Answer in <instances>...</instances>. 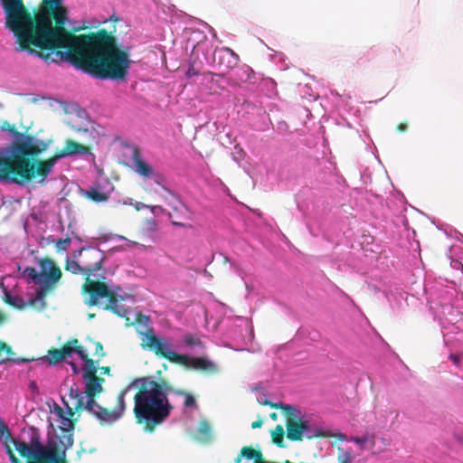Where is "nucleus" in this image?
<instances>
[{"label": "nucleus", "instance_id": "5", "mask_svg": "<svg viewBox=\"0 0 463 463\" xmlns=\"http://www.w3.org/2000/svg\"><path fill=\"white\" fill-rule=\"evenodd\" d=\"M61 277V269L50 260H41L36 268H27L21 278L7 275L2 278L0 287L5 303L17 309L32 307L37 310L45 307L44 298Z\"/></svg>", "mask_w": 463, "mask_h": 463}, {"label": "nucleus", "instance_id": "31", "mask_svg": "<svg viewBox=\"0 0 463 463\" xmlns=\"http://www.w3.org/2000/svg\"><path fill=\"white\" fill-rule=\"evenodd\" d=\"M407 128V126L405 124H400L398 127V129L400 131H404Z\"/></svg>", "mask_w": 463, "mask_h": 463}, {"label": "nucleus", "instance_id": "25", "mask_svg": "<svg viewBox=\"0 0 463 463\" xmlns=\"http://www.w3.org/2000/svg\"><path fill=\"white\" fill-rule=\"evenodd\" d=\"M328 437H335L339 440H342V441H351L350 439H347L345 434L341 433V432H334L333 431V435H329Z\"/></svg>", "mask_w": 463, "mask_h": 463}, {"label": "nucleus", "instance_id": "11", "mask_svg": "<svg viewBox=\"0 0 463 463\" xmlns=\"http://www.w3.org/2000/svg\"><path fill=\"white\" fill-rule=\"evenodd\" d=\"M350 440L355 443L361 450H368L372 454H379L387 446L384 439L377 438L373 433H365L361 437H352Z\"/></svg>", "mask_w": 463, "mask_h": 463}, {"label": "nucleus", "instance_id": "18", "mask_svg": "<svg viewBox=\"0 0 463 463\" xmlns=\"http://www.w3.org/2000/svg\"><path fill=\"white\" fill-rule=\"evenodd\" d=\"M195 408V400L191 395H186L184 400V411L186 412L188 410Z\"/></svg>", "mask_w": 463, "mask_h": 463}, {"label": "nucleus", "instance_id": "6", "mask_svg": "<svg viewBox=\"0 0 463 463\" xmlns=\"http://www.w3.org/2000/svg\"><path fill=\"white\" fill-rule=\"evenodd\" d=\"M143 344L169 360L194 370L214 372L216 364L202 354L203 345L193 335H184L176 344L165 336H156L151 331L143 335Z\"/></svg>", "mask_w": 463, "mask_h": 463}, {"label": "nucleus", "instance_id": "12", "mask_svg": "<svg viewBox=\"0 0 463 463\" xmlns=\"http://www.w3.org/2000/svg\"><path fill=\"white\" fill-rule=\"evenodd\" d=\"M114 187L110 181L106 177H99V180L88 190L83 191V194L89 199L99 203L106 201Z\"/></svg>", "mask_w": 463, "mask_h": 463}, {"label": "nucleus", "instance_id": "30", "mask_svg": "<svg viewBox=\"0 0 463 463\" xmlns=\"http://www.w3.org/2000/svg\"><path fill=\"white\" fill-rule=\"evenodd\" d=\"M146 204H144V203H136V208H137V210H140V209H143V208H146Z\"/></svg>", "mask_w": 463, "mask_h": 463}, {"label": "nucleus", "instance_id": "17", "mask_svg": "<svg viewBox=\"0 0 463 463\" xmlns=\"http://www.w3.org/2000/svg\"><path fill=\"white\" fill-rule=\"evenodd\" d=\"M283 431H284L283 428L280 426H278L272 434L273 441L279 446L281 445L282 440H283Z\"/></svg>", "mask_w": 463, "mask_h": 463}, {"label": "nucleus", "instance_id": "27", "mask_svg": "<svg viewBox=\"0 0 463 463\" xmlns=\"http://www.w3.org/2000/svg\"><path fill=\"white\" fill-rule=\"evenodd\" d=\"M450 264H451V267H452L453 269H463V265H462V263H461L460 261H458V260H452Z\"/></svg>", "mask_w": 463, "mask_h": 463}, {"label": "nucleus", "instance_id": "29", "mask_svg": "<svg viewBox=\"0 0 463 463\" xmlns=\"http://www.w3.org/2000/svg\"><path fill=\"white\" fill-rule=\"evenodd\" d=\"M6 351L7 353L10 352V348L5 344L0 342V352Z\"/></svg>", "mask_w": 463, "mask_h": 463}, {"label": "nucleus", "instance_id": "20", "mask_svg": "<svg viewBox=\"0 0 463 463\" xmlns=\"http://www.w3.org/2000/svg\"><path fill=\"white\" fill-rule=\"evenodd\" d=\"M7 127H8V124L5 123V126L2 127V130L9 131L12 134V136L14 137V145H12V146H18V140H17L18 137H17V134L18 135H21V134L7 128ZM8 147H11V146H9Z\"/></svg>", "mask_w": 463, "mask_h": 463}, {"label": "nucleus", "instance_id": "32", "mask_svg": "<svg viewBox=\"0 0 463 463\" xmlns=\"http://www.w3.org/2000/svg\"><path fill=\"white\" fill-rule=\"evenodd\" d=\"M100 373H107L109 372V369L107 367H102Z\"/></svg>", "mask_w": 463, "mask_h": 463}, {"label": "nucleus", "instance_id": "1", "mask_svg": "<svg viewBox=\"0 0 463 463\" xmlns=\"http://www.w3.org/2000/svg\"><path fill=\"white\" fill-rule=\"evenodd\" d=\"M6 26L22 48L34 45L48 52L30 49L47 62H68L100 79H124L129 68L128 55L117 49L109 37H75L62 28H53L68 21L61 0H0Z\"/></svg>", "mask_w": 463, "mask_h": 463}, {"label": "nucleus", "instance_id": "22", "mask_svg": "<svg viewBox=\"0 0 463 463\" xmlns=\"http://www.w3.org/2000/svg\"><path fill=\"white\" fill-rule=\"evenodd\" d=\"M71 241L69 239L61 240L57 242V248L59 250H67Z\"/></svg>", "mask_w": 463, "mask_h": 463}, {"label": "nucleus", "instance_id": "14", "mask_svg": "<svg viewBox=\"0 0 463 463\" xmlns=\"http://www.w3.org/2000/svg\"><path fill=\"white\" fill-rule=\"evenodd\" d=\"M447 316L448 322L453 326L452 332H463V306L450 307Z\"/></svg>", "mask_w": 463, "mask_h": 463}, {"label": "nucleus", "instance_id": "33", "mask_svg": "<svg viewBox=\"0 0 463 463\" xmlns=\"http://www.w3.org/2000/svg\"><path fill=\"white\" fill-rule=\"evenodd\" d=\"M450 358L453 360L454 363H458L457 357H455L453 354H450Z\"/></svg>", "mask_w": 463, "mask_h": 463}, {"label": "nucleus", "instance_id": "7", "mask_svg": "<svg viewBox=\"0 0 463 463\" xmlns=\"http://www.w3.org/2000/svg\"><path fill=\"white\" fill-rule=\"evenodd\" d=\"M141 384V389L135 395L134 413L139 422L145 420L148 423L160 424L169 415L172 409L167 394L162 385L158 383L150 381L146 382L145 379H138L130 383L126 390H124L118 396L123 395L125 402V395L131 388ZM126 405V403L124 402ZM118 408L114 411H118Z\"/></svg>", "mask_w": 463, "mask_h": 463}, {"label": "nucleus", "instance_id": "19", "mask_svg": "<svg viewBox=\"0 0 463 463\" xmlns=\"http://www.w3.org/2000/svg\"><path fill=\"white\" fill-rule=\"evenodd\" d=\"M339 463H351L352 458L348 451H342L338 457Z\"/></svg>", "mask_w": 463, "mask_h": 463}, {"label": "nucleus", "instance_id": "16", "mask_svg": "<svg viewBox=\"0 0 463 463\" xmlns=\"http://www.w3.org/2000/svg\"><path fill=\"white\" fill-rule=\"evenodd\" d=\"M75 117L77 118L78 120L80 121V124L79 125V128H78V130L80 131V130H84V131H88L89 128H93V126H92V122L90 121L88 114H87V111L83 109H76L75 110Z\"/></svg>", "mask_w": 463, "mask_h": 463}, {"label": "nucleus", "instance_id": "15", "mask_svg": "<svg viewBox=\"0 0 463 463\" xmlns=\"http://www.w3.org/2000/svg\"><path fill=\"white\" fill-rule=\"evenodd\" d=\"M66 264L67 270L74 274L80 273L83 275V269L80 267L82 264L76 250L67 257Z\"/></svg>", "mask_w": 463, "mask_h": 463}, {"label": "nucleus", "instance_id": "8", "mask_svg": "<svg viewBox=\"0 0 463 463\" xmlns=\"http://www.w3.org/2000/svg\"><path fill=\"white\" fill-rule=\"evenodd\" d=\"M76 251L82 264L83 276L86 277L84 289L90 294L87 302L89 305L98 304L108 294V287L104 283L91 280L90 277H101L98 272L105 258L104 252L96 247H82Z\"/></svg>", "mask_w": 463, "mask_h": 463}, {"label": "nucleus", "instance_id": "21", "mask_svg": "<svg viewBox=\"0 0 463 463\" xmlns=\"http://www.w3.org/2000/svg\"><path fill=\"white\" fill-rule=\"evenodd\" d=\"M257 401L259 402V403L260 404H264V405H271V406H276V404L270 402L269 400H268V397L265 393H260L258 396H257Z\"/></svg>", "mask_w": 463, "mask_h": 463}, {"label": "nucleus", "instance_id": "24", "mask_svg": "<svg viewBox=\"0 0 463 463\" xmlns=\"http://www.w3.org/2000/svg\"><path fill=\"white\" fill-rule=\"evenodd\" d=\"M198 430L202 435H206L209 431V426L206 422L203 421L199 424Z\"/></svg>", "mask_w": 463, "mask_h": 463}, {"label": "nucleus", "instance_id": "9", "mask_svg": "<svg viewBox=\"0 0 463 463\" xmlns=\"http://www.w3.org/2000/svg\"><path fill=\"white\" fill-rule=\"evenodd\" d=\"M333 435V430L320 417L313 414L302 413L300 411L291 409L288 419V438L293 440L303 438L312 439Z\"/></svg>", "mask_w": 463, "mask_h": 463}, {"label": "nucleus", "instance_id": "4", "mask_svg": "<svg viewBox=\"0 0 463 463\" xmlns=\"http://www.w3.org/2000/svg\"><path fill=\"white\" fill-rule=\"evenodd\" d=\"M63 408L53 403L50 421L54 422L60 432L48 436L44 440L39 429L27 426L13 439L15 449L21 457L34 463H63L66 450L73 445V408L62 397Z\"/></svg>", "mask_w": 463, "mask_h": 463}, {"label": "nucleus", "instance_id": "13", "mask_svg": "<svg viewBox=\"0 0 463 463\" xmlns=\"http://www.w3.org/2000/svg\"><path fill=\"white\" fill-rule=\"evenodd\" d=\"M133 165L135 171L138 175L146 178H152L155 180L156 184H160L162 176L153 168V166H151L148 163L140 158L137 153H135L134 155Z\"/></svg>", "mask_w": 463, "mask_h": 463}, {"label": "nucleus", "instance_id": "28", "mask_svg": "<svg viewBox=\"0 0 463 463\" xmlns=\"http://www.w3.org/2000/svg\"><path fill=\"white\" fill-rule=\"evenodd\" d=\"M29 388H30L33 392H37V391H38L37 384H36V383H35L34 381L30 382V383H29Z\"/></svg>", "mask_w": 463, "mask_h": 463}, {"label": "nucleus", "instance_id": "23", "mask_svg": "<svg viewBox=\"0 0 463 463\" xmlns=\"http://www.w3.org/2000/svg\"><path fill=\"white\" fill-rule=\"evenodd\" d=\"M219 53L222 55H230L235 60V61L238 60V56L229 48L222 49Z\"/></svg>", "mask_w": 463, "mask_h": 463}, {"label": "nucleus", "instance_id": "2", "mask_svg": "<svg viewBox=\"0 0 463 463\" xmlns=\"http://www.w3.org/2000/svg\"><path fill=\"white\" fill-rule=\"evenodd\" d=\"M64 361L71 365L74 373H78L77 362L82 363V378L85 390L82 391L76 383L70 384L69 381L64 383L63 390H68V399L65 397L69 405L74 410H86L92 413L100 422L113 423L117 421L125 411L123 395L119 397L120 408L118 411H108L102 408L94 401V396L102 392V386L99 379L96 376L97 368L92 360L87 358L84 350L65 346L61 350L50 351L48 355L33 359H3L0 360V365L6 363L24 364L34 363L35 365H52Z\"/></svg>", "mask_w": 463, "mask_h": 463}, {"label": "nucleus", "instance_id": "3", "mask_svg": "<svg viewBox=\"0 0 463 463\" xmlns=\"http://www.w3.org/2000/svg\"><path fill=\"white\" fill-rule=\"evenodd\" d=\"M18 146L0 148V183L24 184L28 180L42 183L62 158L74 156L92 157L86 146L67 140L64 148L45 162H33L23 156L39 153L45 146L35 138L18 135Z\"/></svg>", "mask_w": 463, "mask_h": 463}, {"label": "nucleus", "instance_id": "10", "mask_svg": "<svg viewBox=\"0 0 463 463\" xmlns=\"http://www.w3.org/2000/svg\"><path fill=\"white\" fill-rule=\"evenodd\" d=\"M127 303L133 305L135 303L134 297L127 294L116 295L108 289V294L100 298L99 303L97 305L102 306L106 309H111L120 317H127V320L131 324L137 322L147 327L150 323L149 317L140 313L133 312L131 307L127 305Z\"/></svg>", "mask_w": 463, "mask_h": 463}, {"label": "nucleus", "instance_id": "26", "mask_svg": "<svg viewBox=\"0 0 463 463\" xmlns=\"http://www.w3.org/2000/svg\"><path fill=\"white\" fill-rule=\"evenodd\" d=\"M6 452L8 454L9 460L11 461V463H19L18 459L14 455V453L12 452V450L10 449V448L8 446H6Z\"/></svg>", "mask_w": 463, "mask_h": 463}]
</instances>
